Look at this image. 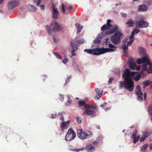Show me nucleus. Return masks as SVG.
<instances>
[{"instance_id": "69168bd1", "label": "nucleus", "mask_w": 152, "mask_h": 152, "mask_svg": "<svg viewBox=\"0 0 152 152\" xmlns=\"http://www.w3.org/2000/svg\"><path fill=\"white\" fill-rule=\"evenodd\" d=\"M47 76L46 75H44L42 76V78L43 79V80H45L44 78L45 79L46 78Z\"/></svg>"}, {"instance_id": "79ce46f5", "label": "nucleus", "mask_w": 152, "mask_h": 152, "mask_svg": "<svg viewBox=\"0 0 152 152\" xmlns=\"http://www.w3.org/2000/svg\"><path fill=\"white\" fill-rule=\"evenodd\" d=\"M111 22V20L110 19H108L107 20V27H111L112 25L110 24Z\"/></svg>"}, {"instance_id": "680f3d73", "label": "nucleus", "mask_w": 152, "mask_h": 152, "mask_svg": "<svg viewBox=\"0 0 152 152\" xmlns=\"http://www.w3.org/2000/svg\"><path fill=\"white\" fill-rule=\"evenodd\" d=\"M40 8L42 10H44L45 9V6L43 5H40Z\"/></svg>"}, {"instance_id": "c9c22d12", "label": "nucleus", "mask_w": 152, "mask_h": 152, "mask_svg": "<svg viewBox=\"0 0 152 152\" xmlns=\"http://www.w3.org/2000/svg\"><path fill=\"white\" fill-rule=\"evenodd\" d=\"M144 3H146L148 5L152 4V0H145L143 1Z\"/></svg>"}, {"instance_id": "6e6d98bb", "label": "nucleus", "mask_w": 152, "mask_h": 152, "mask_svg": "<svg viewBox=\"0 0 152 152\" xmlns=\"http://www.w3.org/2000/svg\"><path fill=\"white\" fill-rule=\"evenodd\" d=\"M133 42V40H131L129 42H128L127 44V45L129 46H130L131 45L132 43Z\"/></svg>"}, {"instance_id": "7ed1b4c3", "label": "nucleus", "mask_w": 152, "mask_h": 152, "mask_svg": "<svg viewBox=\"0 0 152 152\" xmlns=\"http://www.w3.org/2000/svg\"><path fill=\"white\" fill-rule=\"evenodd\" d=\"M51 25L53 26V27L51 30L50 27L49 26H46V29L48 33L50 35H51V31L53 32L58 31L60 30L61 29V27L59 25L58 23L54 21L52 23Z\"/></svg>"}, {"instance_id": "a878e982", "label": "nucleus", "mask_w": 152, "mask_h": 152, "mask_svg": "<svg viewBox=\"0 0 152 152\" xmlns=\"http://www.w3.org/2000/svg\"><path fill=\"white\" fill-rule=\"evenodd\" d=\"M75 26L77 28V34H79L81 31L83 27L82 26H80V25L78 23H76L75 25Z\"/></svg>"}, {"instance_id": "6e6552de", "label": "nucleus", "mask_w": 152, "mask_h": 152, "mask_svg": "<svg viewBox=\"0 0 152 152\" xmlns=\"http://www.w3.org/2000/svg\"><path fill=\"white\" fill-rule=\"evenodd\" d=\"M76 137L75 132L71 129H69L66 134L65 139L67 141H71Z\"/></svg>"}, {"instance_id": "4c0bfd02", "label": "nucleus", "mask_w": 152, "mask_h": 152, "mask_svg": "<svg viewBox=\"0 0 152 152\" xmlns=\"http://www.w3.org/2000/svg\"><path fill=\"white\" fill-rule=\"evenodd\" d=\"M151 134V132L150 131H148L146 132H145L143 135L145 137H147L148 136H149Z\"/></svg>"}, {"instance_id": "ddd939ff", "label": "nucleus", "mask_w": 152, "mask_h": 152, "mask_svg": "<svg viewBox=\"0 0 152 152\" xmlns=\"http://www.w3.org/2000/svg\"><path fill=\"white\" fill-rule=\"evenodd\" d=\"M83 114L88 116L90 115L91 117H94L96 115L94 111L91 110H86L83 112Z\"/></svg>"}, {"instance_id": "412c9836", "label": "nucleus", "mask_w": 152, "mask_h": 152, "mask_svg": "<svg viewBox=\"0 0 152 152\" xmlns=\"http://www.w3.org/2000/svg\"><path fill=\"white\" fill-rule=\"evenodd\" d=\"M95 148L91 144L87 145L86 149L88 151L92 152L95 150Z\"/></svg>"}, {"instance_id": "a19ab883", "label": "nucleus", "mask_w": 152, "mask_h": 152, "mask_svg": "<svg viewBox=\"0 0 152 152\" xmlns=\"http://www.w3.org/2000/svg\"><path fill=\"white\" fill-rule=\"evenodd\" d=\"M41 0H34V3H36L37 6H39L40 2H41Z\"/></svg>"}, {"instance_id": "473e14b6", "label": "nucleus", "mask_w": 152, "mask_h": 152, "mask_svg": "<svg viewBox=\"0 0 152 152\" xmlns=\"http://www.w3.org/2000/svg\"><path fill=\"white\" fill-rule=\"evenodd\" d=\"M53 53L55 55V56L57 58L61 60L62 59V58L61 56L58 53Z\"/></svg>"}, {"instance_id": "e2e57ef3", "label": "nucleus", "mask_w": 152, "mask_h": 152, "mask_svg": "<svg viewBox=\"0 0 152 152\" xmlns=\"http://www.w3.org/2000/svg\"><path fill=\"white\" fill-rule=\"evenodd\" d=\"M134 35L132 33L130 37H129L130 40H131V39L133 38L134 37Z\"/></svg>"}, {"instance_id": "f257e3e1", "label": "nucleus", "mask_w": 152, "mask_h": 152, "mask_svg": "<svg viewBox=\"0 0 152 152\" xmlns=\"http://www.w3.org/2000/svg\"><path fill=\"white\" fill-rule=\"evenodd\" d=\"M136 63L139 64L143 63L142 66V71L147 70V66L149 67L151 66V64L150 62L149 57L148 55H145L141 58H138L136 60Z\"/></svg>"}, {"instance_id": "a211bd4d", "label": "nucleus", "mask_w": 152, "mask_h": 152, "mask_svg": "<svg viewBox=\"0 0 152 152\" xmlns=\"http://www.w3.org/2000/svg\"><path fill=\"white\" fill-rule=\"evenodd\" d=\"M95 91L98 95L95 96L94 98V99H99L101 96V95L102 94L103 91L100 90H99L97 88H95Z\"/></svg>"}, {"instance_id": "ea45409f", "label": "nucleus", "mask_w": 152, "mask_h": 152, "mask_svg": "<svg viewBox=\"0 0 152 152\" xmlns=\"http://www.w3.org/2000/svg\"><path fill=\"white\" fill-rule=\"evenodd\" d=\"M151 83V82L150 80H147L145 81L143 83V85L145 86H147Z\"/></svg>"}, {"instance_id": "f03ea898", "label": "nucleus", "mask_w": 152, "mask_h": 152, "mask_svg": "<svg viewBox=\"0 0 152 152\" xmlns=\"http://www.w3.org/2000/svg\"><path fill=\"white\" fill-rule=\"evenodd\" d=\"M77 134L80 138L84 140L90 138L92 135V133L90 131H83L82 129H80L77 130Z\"/></svg>"}, {"instance_id": "8fccbe9b", "label": "nucleus", "mask_w": 152, "mask_h": 152, "mask_svg": "<svg viewBox=\"0 0 152 152\" xmlns=\"http://www.w3.org/2000/svg\"><path fill=\"white\" fill-rule=\"evenodd\" d=\"M90 105V109L91 108L93 109H94V110H96L97 107L96 106V105L94 106V105Z\"/></svg>"}, {"instance_id": "0eeeda50", "label": "nucleus", "mask_w": 152, "mask_h": 152, "mask_svg": "<svg viewBox=\"0 0 152 152\" xmlns=\"http://www.w3.org/2000/svg\"><path fill=\"white\" fill-rule=\"evenodd\" d=\"M124 88L129 91H132L134 88V82L132 80H124Z\"/></svg>"}, {"instance_id": "aec40b11", "label": "nucleus", "mask_w": 152, "mask_h": 152, "mask_svg": "<svg viewBox=\"0 0 152 152\" xmlns=\"http://www.w3.org/2000/svg\"><path fill=\"white\" fill-rule=\"evenodd\" d=\"M147 10V6L145 4H143L139 6L138 10L140 12H142L146 11Z\"/></svg>"}, {"instance_id": "f8f14e48", "label": "nucleus", "mask_w": 152, "mask_h": 152, "mask_svg": "<svg viewBox=\"0 0 152 152\" xmlns=\"http://www.w3.org/2000/svg\"><path fill=\"white\" fill-rule=\"evenodd\" d=\"M52 16L53 18L54 19H57L58 18L59 15V12L58 8L56 7L55 6L53 3H52Z\"/></svg>"}, {"instance_id": "09e8293b", "label": "nucleus", "mask_w": 152, "mask_h": 152, "mask_svg": "<svg viewBox=\"0 0 152 152\" xmlns=\"http://www.w3.org/2000/svg\"><path fill=\"white\" fill-rule=\"evenodd\" d=\"M68 59L67 58H66L63 60L62 61V62L64 64H66V63L67 62H68Z\"/></svg>"}, {"instance_id": "37998d69", "label": "nucleus", "mask_w": 152, "mask_h": 152, "mask_svg": "<svg viewBox=\"0 0 152 152\" xmlns=\"http://www.w3.org/2000/svg\"><path fill=\"white\" fill-rule=\"evenodd\" d=\"M146 138V137H145L143 134H142L141 138L140 139V141L141 142L143 141Z\"/></svg>"}, {"instance_id": "6ab92c4d", "label": "nucleus", "mask_w": 152, "mask_h": 152, "mask_svg": "<svg viewBox=\"0 0 152 152\" xmlns=\"http://www.w3.org/2000/svg\"><path fill=\"white\" fill-rule=\"evenodd\" d=\"M70 45L71 47L72 48V50L71 52L72 56H76V54L75 52L78 50V48H77V46H75V45L72 44V43L70 44Z\"/></svg>"}, {"instance_id": "bf43d9fd", "label": "nucleus", "mask_w": 152, "mask_h": 152, "mask_svg": "<svg viewBox=\"0 0 152 152\" xmlns=\"http://www.w3.org/2000/svg\"><path fill=\"white\" fill-rule=\"evenodd\" d=\"M60 100L61 101H63L64 100V96L62 95H60Z\"/></svg>"}, {"instance_id": "9d476101", "label": "nucleus", "mask_w": 152, "mask_h": 152, "mask_svg": "<svg viewBox=\"0 0 152 152\" xmlns=\"http://www.w3.org/2000/svg\"><path fill=\"white\" fill-rule=\"evenodd\" d=\"M149 23L143 20H140L135 23V26L137 28H147L148 27Z\"/></svg>"}, {"instance_id": "4be33fe9", "label": "nucleus", "mask_w": 152, "mask_h": 152, "mask_svg": "<svg viewBox=\"0 0 152 152\" xmlns=\"http://www.w3.org/2000/svg\"><path fill=\"white\" fill-rule=\"evenodd\" d=\"M126 23L128 25L129 27H132L135 24L134 21L132 19H129Z\"/></svg>"}, {"instance_id": "dca6fc26", "label": "nucleus", "mask_w": 152, "mask_h": 152, "mask_svg": "<svg viewBox=\"0 0 152 152\" xmlns=\"http://www.w3.org/2000/svg\"><path fill=\"white\" fill-rule=\"evenodd\" d=\"M129 66L131 69H135L136 64L135 61L132 59H130L129 61Z\"/></svg>"}, {"instance_id": "603ef678", "label": "nucleus", "mask_w": 152, "mask_h": 152, "mask_svg": "<svg viewBox=\"0 0 152 152\" xmlns=\"http://www.w3.org/2000/svg\"><path fill=\"white\" fill-rule=\"evenodd\" d=\"M84 107L86 109H90V105L89 104H85L84 105Z\"/></svg>"}, {"instance_id": "72a5a7b5", "label": "nucleus", "mask_w": 152, "mask_h": 152, "mask_svg": "<svg viewBox=\"0 0 152 152\" xmlns=\"http://www.w3.org/2000/svg\"><path fill=\"white\" fill-rule=\"evenodd\" d=\"M80 106H83L86 104V102L84 100H80L78 102Z\"/></svg>"}, {"instance_id": "49530a36", "label": "nucleus", "mask_w": 152, "mask_h": 152, "mask_svg": "<svg viewBox=\"0 0 152 152\" xmlns=\"http://www.w3.org/2000/svg\"><path fill=\"white\" fill-rule=\"evenodd\" d=\"M150 67V68L147 69V71L148 72V73H152V66L151 67V66Z\"/></svg>"}, {"instance_id": "c756f323", "label": "nucleus", "mask_w": 152, "mask_h": 152, "mask_svg": "<svg viewBox=\"0 0 152 152\" xmlns=\"http://www.w3.org/2000/svg\"><path fill=\"white\" fill-rule=\"evenodd\" d=\"M65 8H66V10H68V8H69L68 6L67 5L65 6L64 4H62L61 6L62 11L63 14H64L65 13Z\"/></svg>"}, {"instance_id": "774afa93", "label": "nucleus", "mask_w": 152, "mask_h": 152, "mask_svg": "<svg viewBox=\"0 0 152 152\" xmlns=\"http://www.w3.org/2000/svg\"><path fill=\"white\" fill-rule=\"evenodd\" d=\"M140 66H138L137 67H136V69L137 70H139L140 69Z\"/></svg>"}, {"instance_id": "e433bc0d", "label": "nucleus", "mask_w": 152, "mask_h": 152, "mask_svg": "<svg viewBox=\"0 0 152 152\" xmlns=\"http://www.w3.org/2000/svg\"><path fill=\"white\" fill-rule=\"evenodd\" d=\"M148 112L150 114H152V104L148 107Z\"/></svg>"}, {"instance_id": "5701e85b", "label": "nucleus", "mask_w": 152, "mask_h": 152, "mask_svg": "<svg viewBox=\"0 0 152 152\" xmlns=\"http://www.w3.org/2000/svg\"><path fill=\"white\" fill-rule=\"evenodd\" d=\"M69 122V121L68 120L67 121H63L61 123V128L62 132L64 131V128L66 127V125L68 124Z\"/></svg>"}, {"instance_id": "f3484780", "label": "nucleus", "mask_w": 152, "mask_h": 152, "mask_svg": "<svg viewBox=\"0 0 152 152\" xmlns=\"http://www.w3.org/2000/svg\"><path fill=\"white\" fill-rule=\"evenodd\" d=\"M8 3V7L9 9H12L17 6V3L15 0H10Z\"/></svg>"}, {"instance_id": "338daca9", "label": "nucleus", "mask_w": 152, "mask_h": 152, "mask_svg": "<svg viewBox=\"0 0 152 152\" xmlns=\"http://www.w3.org/2000/svg\"><path fill=\"white\" fill-rule=\"evenodd\" d=\"M71 78V77H69V78H67L66 80V82L65 83V84L66 83H68L69 81V78Z\"/></svg>"}, {"instance_id": "c85d7f7f", "label": "nucleus", "mask_w": 152, "mask_h": 152, "mask_svg": "<svg viewBox=\"0 0 152 152\" xmlns=\"http://www.w3.org/2000/svg\"><path fill=\"white\" fill-rule=\"evenodd\" d=\"M85 149V148H71L69 150L72 151H75L78 152L84 150Z\"/></svg>"}, {"instance_id": "39448f33", "label": "nucleus", "mask_w": 152, "mask_h": 152, "mask_svg": "<svg viewBox=\"0 0 152 152\" xmlns=\"http://www.w3.org/2000/svg\"><path fill=\"white\" fill-rule=\"evenodd\" d=\"M123 34L121 32H117L113 36H111V41L115 45L119 44L121 42V39Z\"/></svg>"}, {"instance_id": "423d86ee", "label": "nucleus", "mask_w": 152, "mask_h": 152, "mask_svg": "<svg viewBox=\"0 0 152 152\" xmlns=\"http://www.w3.org/2000/svg\"><path fill=\"white\" fill-rule=\"evenodd\" d=\"M135 72H130L129 69H126L123 74L122 76L124 80H132V78L135 75Z\"/></svg>"}, {"instance_id": "f704fd0d", "label": "nucleus", "mask_w": 152, "mask_h": 152, "mask_svg": "<svg viewBox=\"0 0 152 152\" xmlns=\"http://www.w3.org/2000/svg\"><path fill=\"white\" fill-rule=\"evenodd\" d=\"M119 88L121 89L122 87H124V82L120 81H119Z\"/></svg>"}, {"instance_id": "cd10ccee", "label": "nucleus", "mask_w": 152, "mask_h": 152, "mask_svg": "<svg viewBox=\"0 0 152 152\" xmlns=\"http://www.w3.org/2000/svg\"><path fill=\"white\" fill-rule=\"evenodd\" d=\"M110 28V27H107V25L104 24L101 27V31H107V30L109 29Z\"/></svg>"}, {"instance_id": "7c9ffc66", "label": "nucleus", "mask_w": 152, "mask_h": 152, "mask_svg": "<svg viewBox=\"0 0 152 152\" xmlns=\"http://www.w3.org/2000/svg\"><path fill=\"white\" fill-rule=\"evenodd\" d=\"M148 145L145 144L141 147V150L142 152H145L146 150L148 147Z\"/></svg>"}, {"instance_id": "13d9d810", "label": "nucleus", "mask_w": 152, "mask_h": 152, "mask_svg": "<svg viewBox=\"0 0 152 152\" xmlns=\"http://www.w3.org/2000/svg\"><path fill=\"white\" fill-rule=\"evenodd\" d=\"M67 102L68 103H69V104H71V99L69 97H68V98Z\"/></svg>"}, {"instance_id": "20e7f679", "label": "nucleus", "mask_w": 152, "mask_h": 152, "mask_svg": "<svg viewBox=\"0 0 152 152\" xmlns=\"http://www.w3.org/2000/svg\"><path fill=\"white\" fill-rule=\"evenodd\" d=\"M135 91V93L137 96V99L138 101H142L143 100V96L144 97V100H145L147 96V93L145 92L143 94V93L141 91V88L139 85L137 86Z\"/></svg>"}, {"instance_id": "3c124183", "label": "nucleus", "mask_w": 152, "mask_h": 152, "mask_svg": "<svg viewBox=\"0 0 152 152\" xmlns=\"http://www.w3.org/2000/svg\"><path fill=\"white\" fill-rule=\"evenodd\" d=\"M57 116L56 113H55L54 114H52L51 115V118L54 119Z\"/></svg>"}, {"instance_id": "2eb2a0df", "label": "nucleus", "mask_w": 152, "mask_h": 152, "mask_svg": "<svg viewBox=\"0 0 152 152\" xmlns=\"http://www.w3.org/2000/svg\"><path fill=\"white\" fill-rule=\"evenodd\" d=\"M118 27L117 26L115 25L113 29L109 30L106 32H105L104 33L105 35L106 36L108 35L112 34L115 32L116 31H118Z\"/></svg>"}, {"instance_id": "c03bdc74", "label": "nucleus", "mask_w": 152, "mask_h": 152, "mask_svg": "<svg viewBox=\"0 0 152 152\" xmlns=\"http://www.w3.org/2000/svg\"><path fill=\"white\" fill-rule=\"evenodd\" d=\"M58 115L61 116L59 118L60 120L62 121H64V117L63 115L61 114V113H58Z\"/></svg>"}, {"instance_id": "bb28decb", "label": "nucleus", "mask_w": 152, "mask_h": 152, "mask_svg": "<svg viewBox=\"0 0 152 152\" xmlns=\"http://www.w3.org/2000/svg\"><path fill=\"white\" fill-rule=\"evenodd\" d=\"M27 7L28 10L34 12L36 10L35 7L33 5L28 4L27 6Z\"/></svg>"}, {"instance_id": "58836bf2", "label": "nucleus", "mask_w": 152, "mask_h": 152, "mask_svg": "<svg viewBox=\"0 0 152 152\" xmlns=\"http://www.w3.org/2000/svg\"><path fill=\"white\" fill-rule=\"evenodd\" d=\"M140 138V137L139 136H138L137 137L134 138L133 139L134 140L133 142L134 143H135L136 142H137L139 140Z\"/></svg>"}, {"instance_id": "0e129e2a", "label": "nucleus", "mask_w": 152, "mask_h": 152, "mask_svg": "<svg viewBox=\"0 0 152 152\" xmlns=\"http://www.w3.org/2000/svg\"><path fill=\"white\" fill-rule=\"evenodd\" d=\"M73 8L71 6H70L69 7V8H68V10H73Z\"/></svg>"}, {"instance_id": "864d4df0", "label": "nucleus", "mask_w": 152, "mask_h": 152, "mask_svg": "<svg viewBox=\"0 0 152 152\" xmlns=\"http://www.w3.org/2000/svg\"><path fill=\"white\" fill-rule=\"evenodd\" d=\"M100 42V41L98 39H96L94 41V43L95 44H99Z\"/></svg>"}, {"instance_id": "5fc2aeb1", "label": "nucleus", "mask_w": 152, "mask_h": 152, "mask_svg": "<svg viewBox=\"0 0 152 152\" xmlns=\"http://www.w3.org/2000/svg\"><path fill=\"white\" fill-rule=\"evenodd\" d=\"M113 80V77H111L110 78L108 81L109 84H110L112 83Z\"/></svg>"}, {"instance_id": "393cba45", "label": "nucleus", "mask_w": 152, "mask_h": 152, "mask_svg": "<svg viewBox=\"0 0 152 152\" xmlns=\"http://www.w3.org/2000/svg\"><path fill=\"white\" fill-rule=\"evenodd\" d=\"M141 78L140 74H138L135 72V75L134 76V77L133 78H134L136 81H137L140 80Z\"/></svg>"}, {"instance_id": "4d7b16f0", "label": "nucleus", "mask_w": 152, "mask_h": 152, "mask_svg": "<svg viewBox=\"0 0 152 152\" xmlns=\"http://www.w3.org/2000/svg\"><path fill=\"white\" fill-rule=\"evenodd\" d=\"M121 15L124 18H126L127 16V15L126 14L122 12L121 13Z\"/></svg>"}, {"instance_id": "052dcab7", "label": "nucleus", "mask_w": 152, "mask_h": 152, "mask_svg": "<svg viewBox=\"0 0 152 152\" xmlns=\"http://www.w3.org/2000/svg\"><path fill=\"white\" fill-rule=\"evenodd\" d=\"M53 39L54 42H58V39H56L53 36Z\"/></svg>"}, {"instance_id": "de8ad7c7", "label": "nucleus", "mask_w": 152, "mask_h": 152, "mask_svg": "<svg viewBox=\"0 0 152 152\" xmlns=\"http://www.w3.org/2000/svg\"><path fill=\"white\" fill-rule=\"evenodd\" d=\"M76 120L77 123L79 124H80L81 123V119L79 117H77Z\"/></svg>"}, {"instance_id": "1a4fd4ad", "label": "nucleus", "mask_w": 152, "mask_h": 152, "mask_svg": "<svg viewBox=\"0 0 152 152\" xmlns=\"http://www.w3.org/2000/svg\"><path fill=\"white\" fill-rule=\"evenodd\" d=\"M101 50V48H96L93 49H85L84 50V51L88 53L94 55H99L102 54Z\"/></svg>"}, {"instance_id": "b1692460", "label": "nucleus", "mask_w": 152, "mask_h": 152, "mask_svg": "<svg viewBox=\"0 0 152 152\" xmlns=\"http://www.w3.org/2000/svg\"><path fill=\"white\" fill-rule=\"evenodd\" d=\"M128 40V39H125L123 41V45L122 46V48L123 49L125 50H126L128 48V46L126 45Z\"/></svg>"}, {"instance_id": "a18cd8bd", "label": "nucleus", "mask_w": 152, "mask_h": 152, "mask_svg": "<svg viewBox=\"0 0 152 152\" xmlns=\"http://www.w3.org/2000/svg\"><path fill=\"white\" fill-rule=\"evenodd\" d=\"M137 131H135L133 133L132 135V137L133 139L135 137H137L136 134H137Z\"/></svg>"}, {"instance_id": "9b49d317", "label": "nucleus", "mask_w": 152, "mask_h": 152, "mask_svg": "<svg viewBox=\"0 0 152 152\" xmlns=\"http://www.w3.org/2000/svg\"><path fill=\"white\" fill-rule=\"evenodd\" d=\"M108 45L110 48H101L102 54H104L106 52L114 51H115L117 48L116 47L112 44H109Z\"/></svg>"}, {"instance_id": "2f4dec72", "label": "nucleus", "mask_w": 152, "mask_h": 152, "mask_svg": "<svg viewBox=\"0 0 152 152\" xmlns=\"http://www.w3.org/2000/svg\"><path fill=\"white\" fill-rule=\"evenodd\" d=\"M140 31V30L139 28H135L133 30L132 33L134 35L138 33Z\"/></svg>"}, {"instance_id": "4468645a", "label": "nucleus", "mask_w": 152, "mask_h": 152, "mask_svg": "<svg viewBox=\"0 0 152 152\" xmlns=\"http://www.w3.org/2000/svg\"><path fill=\"white\" fill-rule=\"evenodd\" d=\"M85 41L83 39L76 40H71L70 44L72 43L75 45V46H77L78 48L79 46V45L80 44H83L84 43Z\"/></svg>"}]
</instances>
